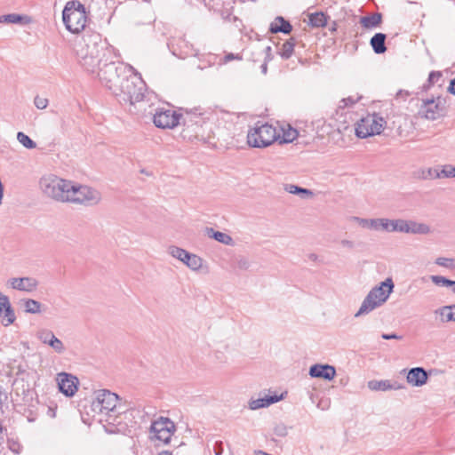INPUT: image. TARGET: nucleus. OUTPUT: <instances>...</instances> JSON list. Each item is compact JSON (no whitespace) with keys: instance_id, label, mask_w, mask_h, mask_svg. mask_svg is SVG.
Returning a JSON list of instances; mask_svg holds the SVG:
<instances>
[{"instance_id":"nucleus-22","label":"nucleus","mask_w":455,"mask_h":455,"mask_svg":"<svg viewBox=\"0 0 455 455\" xmlns=\"http://www.w3.org/2000/svg\"><path fill=\"white\" fill-rule=\"evenodd\" d=\"M367 387L371 391H388V390H399L403 388V386L397 382L391 383L388 379H372L367 382Z\"/></svg>"},{"instance_id":"nucleus-15","label":"nucleus","mask_w":455,"mask_h":455,"mask_svg":"<svg viewBox=\"0 0 455 455\" xmlns=\"http://www.w3.org/2000/svg\"><path fill=\"white\" fill-rule=\"evenodd\" d=\"M59 390L68 397L73 396L78 385V379L72 374L67 372H60L57 374L56 378Z\"/></svg>"},{"instance_id":"nucleus-27","label":"nucleus","mask_w":455,"mask_h":455,"mask_svg":"<svg viewBox=\"0 0 455 455\" xmlns=\"http://www.w3.org/2000/svg\"><path fill=\"white\" fill-rule=\"evenodd\" d=\"M205 234L209 238L214 239L225 245H233V238L227 233L214 230L212 228H206Z\"/></svg>"},{"instance_id":"nucleus-34","label":"nucleus","mask_w":455,"mask_h":455,"mask_svg":"<svg viewBox=\"0 0 455 455\" xmlns=\"http://www.w3.org/2000/svg\"><path fill=\"white\" fill-rule=\"evenodd\" d=\"M432 283L437 286L455 288V281L450 280L442 275H430Z\"/></svg>"},{"instance_id":"nucleus-36","label":"nucleus","mask_w":455,"mask_h":455,"mask_svg":"<svg viewBox=\"0 0 455 455\" xmlns=\"http://www.w3.org/2000/svg\"><path fill=\"white\" fill-rule=\"evenodd\" d=\"M26 16L17 13H10L0 16V23L18 24L21 23Z\"/></svg>"},{"instance_id":"nucleus-1","label":"nucleus","mask_w":455,"mask_h":455,"mask_svg":"<svg viewBox=\"0 0 455 455\" xmlns=\"http://www.w3.org/2000/svg\"><path fill=\"white\" fill-rule=\"evenodd\" d=\"M75 51L79 65L88 74H97L103 58L111 53L98 33L84 35L76 42Z\"/></svg>"},{"instance_id":"nucleus-51","label":"nucleus","mask_w":455,"mask_h":455,"mask_svg":"<svg viewBox=\"0 0 455 455\" xmlns=\"http://www.w3.org/2000/svg\"><path fill=\"white\" fill-rule=\"evenodd\" d=\"M2 389H3V387L0 385V409L2 408V405H3V401H4L3 397H4V398L6 397L5 394L3 393Z\"/></svg>"},{"instance_id":"nucleus-20","label":"nucleus","mask_w":455,"mask_h":455,"mask_svg":"<svg viewBox=\"0 0 455 455\" xmlns=\"http://www.w3.org/2000/svg\"><path fill=\"white\" fill-rule=\"evenodd\" d=\"M309 375L312 378L331 380L336 375V369L330 364H314L309 369Z\"/></svg>"},{"instance_id":"nucleus-31","label":"nucleus","mask_w":455,"mask_h":455,"mask_svg":"<svg viewBox=\"0 0 455 455\" xmlns=\"http://www.w3.org/2000/svg\"><path fill=\"white\" fill-rule=\"evenodd\" d=\"M407 222L408 220L403 219H395L390 220L389 219V228L388 232H400V233H405L407 230Z\"/></svg>"},{"instance_id":"nucleus-44","label":"nucleus","mask_w":455,"mask_h":455,"mask_svg":"<svg viewBox=\"0 0 455 455\" xmlns=\"http://www.w3.org/2000/svg\"><path fill=\"white\" fill-rule=\"evenodd\" d=\"M223 443L221 441H218L214 443L213 451L215 455H221L223 453Z\"/></svg>"},{"instance_id":"nucleus-9","label":"nucleus","mask_w":455,"mask_h":455,"mask_svg":"<svg viewBox=\"0 0 455 455\" xmlns=\"http://www.w3.org/2000/svg\"><path fill=\"white\" fill-rule=\"evenodd\" d=\"M101 201L99 190L85 185H77L73 182L68 203L93 206Z\"/></svg>"},{"instance_id":"nucleus-23","label":"nucleus","mask_w":455,"mask_h":455,"mask_svg":"<svg viewBox=\"0 0 455 455\" xmlns=\"http://www.w3.org/2000/svg\"><path fill=\"white\" fill-rule=\"evenodd\" d=\"M283 399V395H277L274 394L272 395H264L263 397H259L258 399H252L249 402V408L252 411L268 407L269 405L275 403Z\"/></svg>"},{"instance_id":"nucleus-39","label":"nucleus","mask_w":455,"mask_h":455,"mask_svg":"<svg viewBox=\"0 0 455 455\" xmlns=\"http://www.w3.org/2000/svg\"><path fill=\"white\" fill-rule=\"evenodd\" d=\"M435 263L440 267L455 269V259L438 257L435 259Z\"/></svg>"},{"instance_id":"nucleus-43","label":"nucleus","mask_w":455,"mask_h":455,"mask_svg":"<svg viewBox=\"0 0 455 455\" xmlns=\"http://www.w3.org/2000/svg\"><path fill=\"white\" fill-rule=\"evenodd\" d=\"M237 267L242 269V270H247L249 267H250V262L249 260L244 258V257H241L237 259Z\"/></svg>"},{"instance_id":"nucleus-47","label":"nucleus","mask_w":455,"mask_h":455,"mask_svg":"<svg viewBox=\"0 0 455 455\" xmlns=\"http://www.w3.org/2000/svg\"><path fill=\"white\" fill-rule=\"evenodd\" d=\"M382 339H402V336H398L395 333H392V334H382Z\"/></svg>"},{"instance_id":"nucleus-16","label":"nucleus","mask_w":455,"mask_h":455,"mask_svg":"<svg viewBox=\"0 0 455 455\" xmlns=\"http://www.w3.org/2000/svg\"><path fill=\"white\" fill-rule=\"evenodd\" d=\"M350 220L357 223L363 228H366V229H370V230H373V231L388 232L389 219H387V218L364 219V218L353 216V217H351Z\"/></svg>"},{"instance_id":"nucleus-37","label":"nucleus","mask_w":455,"mask_h":455,"mask_svg":"<svg viewBox=\"0 0 455 455\" xmlns=\"http://www.w3.org/2000/svg\"><path fill=\"white\" fill-rule=\"evenodd\" d=\"M283 136L281 143H289L292 142L298 137L297 130L291 128L288 125V129L282 128Z\"/></svg>"},{"instance_id":"nucleus-30","label":"nucleus","mask_w":455,"mask_h":455,"mask_svg":"<svg viewBox=\"0 0 455 455\" xmlns=\"http://www.w3.org/2000/svg\"><path fill=\"white\" fill-rule=\"evenodd\" d=\"M382 21L381 13L376 12L370 16L362 17L360 20L361 25L365 28H373L380 25Z\"/></svg>"},{"instance_id":"nucleus-5","label":"nucleus","mask_w":455,"mask_h":455,"mask_svg":"<svg viewBox=\"0 0 455 455\" xmlns=\"http://www.w3.org/2000/svg\"><path fill=\"white\" fill-rule=\"evenodd\" d=\"M132 69V67L124 65L121 62L110 61L104 64L97 76L101 84L115 95Z\"/></svg>"},{"instance_id":"nucleus-35","label":"nucleus","mask_w":455,"mask_h":455,"mask_svg":"<svg viewBox=\"0 0 455 455\" xmlns=\"http://www.w3.org/2000/svg\"><path fill=\"white\" fill-rule=\"evenodd\" d=\"M294 39L291 38L289 41H286L283 44L280 49V54L283 59H289L294 51Z\"/></svg>"},{"instance_id":"nucleus-14","label":"nucleus","mask_w":455,"mask_h":455,"mask_svg":"<svg viewBox=\"0 0 455 455\" xmlns=\"http://www.w3.org/2000/svg\"><path fill=\"white\" fill-rule=\"evenodd\" d=\"M444 109L441 106L440 99L423 100L419 115L428 120H436L443 116Z\"/></svg>"},{"instance_id":"nucleus-7","label":"nucleus","mask_w":455,"mask_h":455,"mask_svg":"<svg viewBox=\"0 0 455 455\" xmlns=\"http://www.w3.org/2000/svg\"><path fill=\"white\" fill-rule=\"evenodd\" d=\"M62 20L71 33L77 34L84 30L87 22L84 5L78 0L67 2L62 11Z\"/></svg>"},{"instance_id":"nucleus-46","label":"nucleus","mask_w":455,"mask_h":455,"mask_svg":"<svg viewBox=\"0 0 455 455\" xmlns=\"http://www.w3.org/2000/svg\"><path fill=\"white\" fill-rule=\"evenodd\" d=\"M298 196H299L302 198H308L312 197L314 196V193L307 188H301V192H299Z\"/></svg>"},{"instance_id":"nucleus-29","label":"nucleus","mask_w":455,"mask_h":455,"mask_svg":"<svg viewBox=\"0 0 455 455\" xmlns=\"http://www.w3.org/2000/svg\"><path fill=\"white\" fill-rule=\"evenodd\" d=\"M291 29L292 27L290 22L285 20L283 17H276L270 26V31L272 33L283 32L284 34H289Z\"/></svg>"},{"instance_id":"nucleus-3","label":"nucleus","mask_w":455,"mask_h":455,"mask_svg":"<svg viewBox=\"0 0 455 455\" xmlns=\"http://www.w3.org/2000/svg\"><path fill=\"white\" fill-rule=\"evenodd\" d=\"M129 75L114 96L121 104L128 105L131 113L147 112L146 84L133 72V69Z\"/></svg>"},{"instance_id":"nucleus-11","label":"nucleus","mask_w":455,"mask_h":455,"mask_svg":"<svg viewBox=\"0 0 455 455\" xmlns=\"http://www.w3.org/2000/svg\"><path fill=\"white\" fill-rule=\"evenodd\" d=\"M385 124L386 121L383 117L376 114L368 115L357 122L355 126V134L357 137L362 139L380 134Z\"/></svg>"},{"instance_id":"nucleus-13","label":"nucleus","mask_w":455,"mask_h":455,"mask_svg":"<svg viewBox=\"0 0 455 455\" xmlns=\"http://www.w3.org/2000/svg\"><path fill=\"white\" fill-rule=\"evenodd\" d=\"M167 252L172 258L182 262L192 271H199L203 267L204 259L200 256L191 253L183 248L171 245L168 247Z\"/></svg>"},{"instance_id":"nucleus-40","label":"nucleus","mask_w":455,"mask_h":455,"mask_svg":"<svg viewBox=\"0 0 455 455\" xmlns=\"http://www.w3.org/2000/svg\"><path fill=\"white\" fill-rule=\"evenodd\" d=\"M273 432L278 437H284L288 435V427L283 423H278L274 427Z\"/></svg>"},{"instance_id":"nucleus-54","label":"nucleus","mask_w":455,"mask_h":455,"mask_svg":"<svg viewBox=\"0 0 455 455\" xmlns=\"http://www.w3.org/2000/svg\"><path fill=\"white\" fill-rule=\"evenodd\" d=\"M317 406H318V408H321L322 410L325 409V407L323 406V402H320Z\"/></svg>"},{"instance_id":"nucleus-28","label":"nucleus","mask_w":455,"mask_h":455,"mask_svg":"<svg viewBox=\"0 0 455 455\" xmlns=\"http://www.w3.org/2000/svg\"><path fill=\"white\" fill-rule=\"evenodd\" d=\"M387 36L383 33L375 34L370 41V44L377 54L384 53L387 51L385 44Z\"/></svg>"},{"instance_id":"nucleus-21","label":"nucleus","mask_w":455,"mask_h":455,"mask_svg":"<svg viewBox=\"0 0 455 455\" xmlns=\"http://www.w3.org/2000/svg\"><path fill=\"white\" fill-rule=\"evenodd\" d=\"M428 374L422 367L411 368L406 376L407 382L412 387H422L427 381Z\"/></svg>"},{"instance_id":"nucleus-49","label":"nucleus","mask_w":455,"mask_h":455,"mask_svg":"<svg viewBox=\"0 0 455 455\" xmlns=\"http://www.w3.org/2000/svg\"><path fill=\"white\" fill-rule=\"evenodd\" d=\"M441 76V73L440 72H435V71H432L430 74H429V76H428V81L430 83H434V80L435 78H439Z\"/></svg>"},{"instance_id":"nucleus-18","label":"nucleus","mask_w":455,"mask_h":455,"mask_svg":"<svg viewBox=\"0 0 455 455\" xmlns=\"http://www.w3.org/2000/svg\"><path fill=\"white\" fill-rule=\"evenodd\" d=\"M8 284L14 290L32 292L36 290L38 281L33 277H13L8 280Z\"/></svg>"},{"instance_id":"nucleus-57","label":"nucleus","mask_w":455,"mask_h":455,"mask_svg":"<svg viewBox=\"0 0 455 455\" xmlns=\"http://www.w3.org/2000/svg\"><path fill=\"white\" fill-rule=\"evenodd\" d=\"M340 383H341V384H346L345 379H341V380H340Z\"/></svg>"},{"instance_id":"nucleus-52","label":"nucleus","mask_w":455,"mask_h":455,"mask_svg":"<svg viewBox=\"0 0 455 455\" xmlns=\"http://www.w3.org/2000/svg\"><path fill=\"white\" fill-rule=\"evenodd\" d=\"M261 70H262V73H264V74L267 73V63L262 64Z\"/></svg>"},{"instance_id":"nucleus-24","label":"nucleus","mask_w":455,"mask_h":455,"mask_svg":"<svg viewBox=\"0 0 455 455\" xmlns=\"http://www.w3.org/2000/svg\"><path fill=\"white\" fill-rule=\"evenodd\" d=\"M435 315L439 316V320L443 323L449 322L455 323V304L449 306H443L435 310Z\"/></svg>"},{"instance_id":"nucleus-8","label":"nucleus","mask_w":455,"mask_h":455,"mask_svg":"<svg viewBox=\"0 0 455 455\" xmlns=\"http://www.w3.org/2000/svg\"><path fill=\"white\" fill-rule=\"evenodd\" d=\"M281 138L280 131L267 123L258 122L247 134V142L252 148H267Z\"/></svg>"},{"instance_id":"nucleus-12","label":"nucleus","mask_w":455,"mask_h":455,"mask_svg":"<svg viewBox=\"0 0 455 455\" xmlns=\"http://www.w3.org/2000/svg\"><path fill=\"white\" fill-rule=\"evenodd\" d=\"M118 395L107 389L95 392V397L92 403V409L99 414L113 412L118 402Z\"/></svg>"},{"instance_id":"nucleus-10","label":"nucleus","mask_w":455,"mask_h":455,"mask_svg":"<svg viewBox=\"0 0 455 455\" xmlns=\"http://www.w3.org/2000/svg\"><path fill=\"white\" fill-rule=\"evenodd\" d=\"M175 431L176 426L172 420L166 417H159L151 423L150 439L168 444Z\"/></svg>"},{"instance_id":"nucleus-6","label":"nucleus","mask_w":455,"mask_h":455,"mask_svg":"<svg viewBox=\"0 0 455 455\" xmlns=\"http://www.w3.org/2000/svg\"><path fill=\"white\" fill-rule=\"evenodd\" d=\"M73 181L64 180L53 174H47L40 179L42 192L48 197L61 203H68Z\"/></svg>"},{"instance_id":"nucleus-50","label":"nucleus","mask_w":455,"mask_h":455,"mask_svg":"<svg viewBox=\"0 0 455 455\" xmlns=\"http://www.w3.org/2000/svg\"><path fill=\"white\" fill-rule=\"evenodd\" d=\"M449 92L455 95V78L452 79L450 83Z\"/></svg>"},{"instance_id":"nucleus-56","label":"nucleus","mask_w":455,"mask_h":455,"mask_svg":"<svg viewBox=\"0 0 455 455\" xmlns=\"http://www.w3.org/2000/svg\"><path fill=\"white\" fill-rule=\"evenodd\" d=\"M323 406H324V407H325V409H326V408H328V407H329V402H327V403H326V404H325V403H323Z\"/></svg>"},{"instance_id":"nucleus-41","label":"nucleus","mask_w":455,"mask_h":455,"mask_svg":"<svg viewBox=\"0 0 455 455\" xmlns=\"http://www.w3.org/2000/svg\"><path fill=\"white\" fill-rule=\"evenodd\" d=\"M48 100L44 97L36 96L34 99V104L38 109H44L48 106Z\"/></svg>"},{"instance_id":"nucleus-53","label":"nucleus","mask_w":455,"mask_h":455,"mask_svg":"<svg viewBox=\"0 0 455 455\" xmlns=\"http://www.w3.org/2000/svg\"><path fill=\"white\" fill-rule=\"evenodd\" d=\"M158 455H172L170 451H164L160 452Z\"/></svg>"},{"instance_id":"nucleus-25","label":"nucleus","mask_w":455,"mask_h":455,"mask_svg":"<svg viewBox=\"0 0 455 455\" xmlns=\"http://www.w3.org/2000/svg\"><path fill=\"white\" fill-rule=\"evenodd\" d=\"M431 233V228L429 225L418 222L415 220H408L406 234L411 235H428Z\"/></svg>"},{"instance_id":"nucleus-38","label":"nucleus","mask_w":455,"mask_h":455,"mask_svg":"<svg viewBox=\"0 0 455 455\" xmlns=\"http://www.w3.org/2000/svg\"><path fill=\"white\" fill-rule=\"evenodd\" d=\"M17 140L24 148L28 149H32L36 147V142L22 132H19L17 133Z\"/></svg>"},{"instance_id":"nucleus-48","label":"nucleus","mask_w":455,"mask_h":455,"mask_svg":"<svg viewBox=\"0 0 455 455\" xmlns=\"http://www.w3.org/2000/svg\"><path fill=\"white\" fill-rule=\"evenodd\" d=\"M356 101H357V99H356V100H354L353 98L348 97V98H347V99H343L340 102H341V103H344V105H343L342 107H346V106H348V105H353V104H355Z\"/></svg>"},{"instance_id":"nucleus-59","label":"nucleus","mask_w":455,"mask_h":455,"mask_svg":"<svg viewBox=\"0 0 455 455\" xmlns=\"http://www.w3.org/2000/svg\"><path fill=\"white\" fill-rule=\"evenodd\" d=\"M2 432V427H0V433Z\"/></svg>"},{"instance_id":"nucleus-58","label":"nucleus","mask_w":455,"mask_h":455,"mask_svg":"<svg viewBox=\"0 0 455 455\" xmlns=\"http://www.w3.org/2000/svg\"><path fill=\"white\" fill-rule=\"evenodd\" d=\"M340 383H341V384H346L345 379H341V380H340Z\"/></svg>"},{"instance_id":"nucleus-4","label":"nucleus","mask_w":455,"mask_h":455,"mask_svg":"<svg viewBox=\"0 0 455 455\" xmlns=\"http://www.w3.org/2000/svg\"><path fill=\"white\" fill-rule=\"evenodd\" d=\"M394 288L395 283L391 277H387L379 285L371 288L363 300L358 311L355 314V317L368 315L376 308L384 305L388 299L390 294L393 292Z\"/></svg>"},{"instance_id":"nucleus-2","label":"nucleus","mask_w":455,"mask_h":455,"mask_svg":"<svg viewBox=\"0 0 455 455\" xmlns=\"http://www.w3.org/2000/svg\"><path fill=\"white\" fill-rule=\"evenodd\" d=\"M202 113H192L186 111L183 116L178 114L175 110L170 108H159L153 115V122L155 125L162 129H172L180 124V119L183 120L184 125L183 132L191 133L190 137L203 136L201 130L203 128V118L200 116Z\"/></svg>"},{"instance_id":"nucleus-19","label":"nucleus","mask_w":455,"mask_h":455,"mask_svg":"<svg viewBox=\"0 0 455 455\" xmlns=\"http://www.w3.org/2000/svg\"><path fill=\"white\" fill-rule=\"evenodd\" d=\"M37 338L44 343L50 346L58 354L65 351V347L60 339H59L52 331L42 329L37 332Z\"/></svg>"},{"instance_id":"nucleus-26","label":"nucleus","mask_w":455,"mask_h":455,"mask_svg":"<svg viewBox=\"0 0 455 455\" xmlns=\"http://www.w3.org/2000/svg\"><path fill=\"white\" fill-rule=\"evenodd\" d=\"M422 177L427 179V177H435V178H451L455 177V166L452 165H444L441 171L438 172L436 170L427 169V172H422Z\"/></svg>"},{"instance_id":"nucleus-55","label":"nucleus","mask_w":455,"mask_h":455,"mask_svg":"<svg viewBox=\"0 0 455 455\" xmlns=\"http://www.w3.org/2000/svg\"><path fill=\"white\" fill-rule=\"evenodd\" d=\"M226 58L228 60H231V59H234V55L233 54H228Z\"/></svg>"},{"instance_id":"nucleus-42","label":"nucleus","mask_w":455,"mask_h":455,"mask_svg":"<svg viewBox=\"0 0 455 455\" xmlns=\"http://www.w3.org/2000/svg\"><path fill=\"white\" fill-rule=\"evenodd\" d=\"M284 190L290 194L298 195L299 192H301V188L293 184H286Z\"/></svg>"},{"instance_id":"nucleus-33","label":"nucleus","mask_w":455,"mask_h":455,"mask_svg":"<svg viewBox=\"0 0 455 455\" xmlns=\"http://www.w3.org/2000/svg\"><path fill=\"white\" fill-rule=\"evenodd\" d=\"M23 306H24V310L27 313H29V314L41 313L42 304L36 299H25Z\"/></svg>"},{"instance_id":"nucleus-32","label":"nucleus","mask_w":455,"mask_h":455,"mask_svg":"<svg viewBox=\"0 0 455 455\" xmlns=\"http://www.w3.org/2000/svg\"><path fill=\"white\" fill-rule=\"evenodd\" d=\"M308 19L309 24L315 28L324 27L327 23V17L323 12L311 13Z\"/></svg>"},{"instance_id":"nucleus-45","label":"nucleus","mask_w":455,"mask_h":455,"mask_svg":"<svg viewBox=\"0 0 455 455\" xmlns=\"http://www.w3.org/2000/svg\"><path fill=\"white\" fill-rule=\"evenodd\" d=\"M339 243L343 248H347L349 250H352L355 248V243L348 239H342V240H340Z\"/></svg>"},{"instance_id":"nucleus-17","label":"nucleus","mask_w":455,"mask_h":455,"mask_svg":"<svg viewBox=\"0 0 455 455\" xmlns=\"http://www.w3.org/2000/svg\"><path fill=\"white\" fill-rule=\"evenodd\" d=\"M0 319L4 326L12 324L16 319L9 298L2 292H0Z\"/></svg>"}]
</instances>
